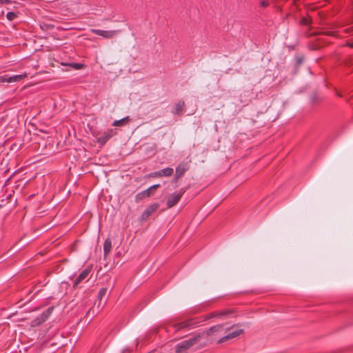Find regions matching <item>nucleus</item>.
<instances>
[{"label": "nucleus", "mask_w": 353, "mask_h": 353, "mask_svg": "<svg viewBox=\"0 0 353 353\" xmlns=\"http://www.w3.org/2000/svg\"><path fill=\"white\" fill-rule=\"evenodd\" d=\"M200 321L196 319H190L174 325L175 331H180L182 330H190L199 325Z\"/></svg>", "instance_id": "7ed1b4c3"}, {"label": "nucleus", "mask_w": 353, "mask_h": 353, "mask_svg": "<svg viewBox=\"0 0 353 353\" xmlns=\"http://www.w3.org/2000/svg\"><path fill=\"white\" fill-rule=\"evenodd\" d=\"M114 134V130H108V131L104 132L100 137L97 138V143L100 145H104Z\"/></svg>", "instance_id": "6e6552de"}, {"label": "nucleus", "mask_w": 353, "mask_h": 353, "mask_svg": "<svg viewBox=\"0 0 353 353\" xmlns=\"http://www.w3.org/2000/svg\"><path fill=\"white\" fill-rule=\"evenodd\" d=\"M90 272L91 268H87L85 270H83L77 276V278L74 280L73 287L77 288L79 283H81L83 280L87 279Z\"/></svg>", "instance_id": "9d476101"}, {"label": "nucleus", "mask_w": 353, "mask_h": 353, "mask_svg": "<svg viewBox=\"0 0 353 353\" xmlns=\"http://www.w3.org/2000/svg\"><path fill=\"white\" fill-rule=\"evenodd\" d=\"M202 335L199 333L194 334L190 339L184 340L176 346V353H185L187 350L198 343L201 339Z\"/></svg>", "instance_id": "f03ea898"}, {"label": "nucleus", "mask_w": 353, "mask_h": 353, "mask_svg": "<svg viewBox=\"0 0 353 353\" xmlns=\"http://www.w3.org/2000/svg\"><path fill=\"white\" fill-rule=\"evenodd\" d=\"M72 66L76 69H81L82 65L81 63H72Z\"/></svg>", "instance_id": "393cba45"}, {"label": "nucleus", "mask_w": 353, "mask_h": 353, "mask_svg": "<svg viewBox=\"0 0 353 353\" xmlns=\"http://www.w3.org/2000/svg\"><path fill=\"white\" fill-rule=\"evenodd\" d=\"M228 312H212L206 316L205 319H212V318H214V317H218L220 316H223V315H225Z\"/></svg>", "instance_id": "6ab92c4d"}, {"label": "nucleus", "mask_w": 353, "mask_h": 353, "mask_svg": "<svg viewBox=\"0 0 353 353\" xmlns=\"http://www.w3.org/2000/svg\"><path fill=\"white\" fill-rule=\"evenodd\" d=\"M188 170V165L185 163H181L176 168L175 176L176 179L181 177L184 173Z\"/></svg>", "instance_id": "9b49d317"}, {"label": "nucleus", "mask_w": 353, "mask_h": 353, "mask_svg": "<svg viewBox=\"0 0 353 353\" xmlns=\"http://www.w3.org/2000/svg\"><path fill=\"white\" fill-rule=\"evenodd\" d=\"M38 25L40 29L43 31H48L54 28V25L52 23H38Z\"/></svg>", "instance_id": "a211bd4d"}, {"label": "nucleus", "mask_w": 353, "mask_h": 353, "mask_svg": "<svg viewBox=\"0 0 353 353\" xmlns=\"http://www.w3.org/2000/svg\"><path fill=\"white\" fill-rule=\"evenodd\" d=\"M54 310V307H49L31 321V325L33 327L39 326L44 323L50 316Z\"/></svg>", "instance_id": "39448f33"}, {"label": "nucleus", "mask_w": 353, "mask_h": 353, "mask_svg": "<svg viewBox=\"0 0 353 353\" xmlns=\"http://www.w3.org/2000/svg\"><path fill=\"white\" fill-rule=\"evenodd\" d=\"M349 46H350V47L353 48V43H350V44H349Z\"/></svg>", "instance_id": "c85d7f7f"}, {"label": "nucleus", "mask_w": 353, "mask_h": 353, "mask_svg": "<svg viewBox=\"0 0 353 353\" xmlns=\"http://www.w3.org/2000/svg\"><path fill=\"white\" fill-rule=\"evenodd\" d=\"M174 170L171 168H165L159 170V176H170L173 174Z\"/></svg>", "instance_id": "4468645a"}, {"label": "nucleus", "mask_w": 353, "mask_h": 353, "mask_svg": "<svg viewBox=\"0 0 353 353\" xmlns=\"http://www.w3.org/2000/svg\"><path fill=\"white\" fill-rule=\"evenodd\" d=\"M337 95H338L339 97H343V95H342L341 93H339H339H337Z\"/></svg>", "instance_id": "bb28decb"}, {"label": "nucleus", "mask_w": 353, "mask_h": 353, "mask_svg": "<svg viewBox=\"0 0 353 353\" xmlns=\"http://www.w3.org/2000/svg\"><path fill=\"white\" fill-rule=\"evenodd\" d=\"M6 17L8 21H13V20L16 19L17 14L14 12H8Z\"/></svg>", "instance_id": "412c9836"}, {"label": "nucleus", "mask_w": 353, "mask_h": 353, "mask_svg": "<svg viewBox=\"0 0 353 353\" xmlns=\"http://www.w3.org/2000/svg\"><path fill=\"white\" fill-rule=\"evenodd\" d=\"M111 249H112V242L109 239H107L105 241L104 244H103V252H104L105 258L108 255Z\"/></svg>", "instance_id": "2eb2a0df"}, {"label": "nucleus", "mask_w": 353, "mask_h": 353, "mask_svg": "<svg viewBox=\"0 0 353 353\" xmlns=\"http://www.w3.org/2000/svg\"><path fill=\"white\" fill-rule=\"evenodd\" d=\"M261 5L263 6V7H267L268 5H269V3L267 1H261Z\"/></svg>", "instance_id": "a878e982"}, {"label": "nucleus", "mask_w": 353, "mask_h": 353, "mask_svg": "<svg viewBox=\"0 0 353 353\" xmlns=\"http://www.w3.org/2000/svg\"><path fill=\"white\" fill-rule=\"evenodd\" d=\"M242 329H235L233 327H227V332L218 341L217 343H223L228 340L238 337L243 333Z\"/></svg>", "instance_id": "20e7f679"}, {"label": "nucleus", "mask_w": 353, "mask_h": 353, "mask_svg": "<svg viewBox=\"0 0 353 353\" xmlns=\"http://www.w3.org/2000/svg\"><path fill=\"white\" fill-rule=\"evenodd\" d=\"M185 108V103L184 101H179L174 105V108L172 110V113L174 114L180 115L183 113Z\"/></svg>", "instance_id": "f8f14e48"}, {"label": "nucleus", "mask_w": 353, "mask_h": 353, "mask_svg": "<svg viewBox=\"0 0 353 353\" xmlns=\"http://www.w3.org/2000/svg\"><path fill=\"white\" fill-rule=\"evenodd\" d=\"M66 26L65 27H57L58 29L61 28L64 30H69L73 28V27L69 26L70 23H65Z\"/></svg>", "instance_id": "b1692460"}, {"label": "nucleus", "mask_w": 353, "mask_h": 353, "mask_svg": "<svg viewBox=\"0 0 353 353\" xmlns=\"http://www.w3.org/2000/svg\"><path fill=\"white\" fill-rule=\"evenodd\" d=\"M8 74H4L2 76H0V83H8Z\"/></svg>", "instance_id": "4be33fe9"}, {"label": "nucleus", "mask_w": 353, "mask_h": 353, "mask_svg": "<svg viewBox=\"0 0 353 353\" xmlns=\"http://www.w3.org/2000/svg\"><path fill=\"white\" fill-rule=\"evenodd\" d=\"M130 120L129 117H126L119 120H116L112 123L113 126H123Z\"/></svg>", "instance_id": "f3484780"}, {"label": "nucleus", "mask_w": 353, "mask_h": 353, "mask_svg": "<svg viewBox=\"0 0 353 353\" xmlns=\"http://www.w3.org/2000/svg\"><path fill=\"white\" fill-rule=\"evenodd\" d=\"M301 22L306 23V22H308V21H306V20H303Z\"/></svg>", "instance_id": "c756f323"}, {"label": "nucleus", "mask_w": 353, "mask_h": 353, "mask_svg": "<svg viewBox=\"0 0 353 353\" xmlns=\"http://www.w3.org/2000/svg\"><path fill=\"white\" fill-rule=\"evenodd\" d=\"M27 77V74L24 72L21 74H17L13 76H8V83L19 82Z\"/></svg>", "instance_id": "ddd939ff"}, {"label": "nucleus", "mask_w": 353, "mask_h": 353, "mask_svg": "<svg viewBox=\"0 0 353 353\" xmlns=\"http://www.w3.org/2000/svg\"><path fill=\"white\" fill-rule=\"evenodd\" d=\"M107 292V289L105 288H101L98 293V299H99V303L101 301V299L103 296H105Z\"/></svg>", "instance_id": "aec40b11"}, {"label": "nucleus", "mask_w": 353, "mask_h": 353, "mask_svg": "<svg viewBox=\"0 0 353 353\" xmlns=\"http://www.w3.org/2000/svg\"><path fill=\"white\" fill-rule=\"evenodd\" d=\"M159 186H160L159 184H155V185L150 186L148 189L138 193L136 195V199L138 201V200L143 199L147 197H150V196H152L154 194V190H155Z\"/></svg>", "instance_id": "0eeeda50"}, {"label": "nucleus", "mask_w": 353, "mask_h": 353, "mask_svg": "<svg viewBox=\"0 0 353 353\" xmlns=\"http://www.w3.org/2000/svg\"><path fill=\"white\" fill-rule=\"evenodd\" d=\"M149 176L150 177H160L159 176V170L158 171H156V172H152L149 174Z\"/></svg>", "instance_id": "5701e85b"}, {"label": "nucleus", "mask_w": 353, "mask_h": 353, "mask_svg": "<svg viewBox=\"0 0 353 353\" xmlns=\"http://www.w3.org/2000/svg\"><path fill=\"white\" fill-rule=\"evenodd\" d=\"M93 32L101 36L104 38H112L117 35L120 30H94Z\"/></svg>", "instance_id": "1a4fd4ad"}, {"label": "nucleus", "mask_w": 353, "mask_h": 353, "mask_svg": "<svg viewBox=\"0 0 353 353\" xmlns=\"http://www.w3.org/2000/svg\"><path fill=\"white\" fill-rule=\"evenodd\" d=\"M301 62H302V59H301V58H300V59H299V63H301Z\"/></svg>", "instance_id": "cd10ccee"}, {"label": "nucleus", "mask_w": 353, "mask_h": 353, "mask_svg": "<svg viewBox=\"0 0 353 353\" xmlns=\"http://www.w3.org/2000/svg\"><path fill=\"white\" fill-rule=\"evenodd\" d=\"M158 207H159L158 204L151 205L150 207H148L145 210V211L143 213V215H145L146 217L149 216L150 215H151L153 212H154L157 210Z\"/></svg>", "instance_id": "dca6fc26"}, {"label": "nucleus", "mask_w": 353, "mask_h": 353, "mask_svg": "<svg viewBox=\"0 0 353 353\" xmlns=\"http://www.w3.org/2000/svg\"><path fill=\"white\" fill-rule=\"evenodd\" d=\"M227 326L225 325H216L211 327L205 332H199L202 335L201 339H205L208 341H218L226 334Z\"/></svg>", "instance_id": "f257e3e1"}, {"label": "nucleus", "mask_w": 353, "mask_h": 353, "mask_svg": "<svg viewBox=\"0 0 353 353\" xmlns=\"http://www.w3.org/2000/svg\"><path fill=\"white\" fill-rule=\"evenodd\" d=\"M185 192V190L182 189L178 192H176L170 194L167 200L168 208H171L174 206L181 199Z\"/></svg>", "instance_id": "423d86ee"}]
</instances>
